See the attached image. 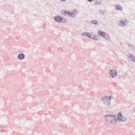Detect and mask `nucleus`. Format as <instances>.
<instances>
[{
	"mask_svg": "<svg viewBox=\"0 0 135 135\" xmlns=\"http://www.w3.org/2000/svg\"><path fill=\"white\" fill-rule=\"evenodd\" d=\"M61 13L62 14H64L66 16L71 17L72 18L74 17L75 15L74 13H76L77 11L75 10L73 12H69L67 11L63 10L61 11Z\"/></svg>",
	"mask_w": 135,
	"mask_h": 135,
	"instance_id": "obj_1",
	"label": "nucleus"
},
{
	"mask_svg": "<svg viewBox=\"0 0 135 135\" xmlns=\"http://www.w3.org/2000/svg\"><path fill=\"white\" fill-rule=\"evenodd\" d=\"M54 19L55 22L59 23H60L63 21V23H65L67 22L65 18L59 16H55L54 17Z\"/></svg>",
	"mask_w": 135,
	"mask_h": 135,
	"instance_id": "obj_2",
	"label": "nucleus"
},
{
	"mask_svg": "<svg viewBox=\"0 0 135 135\" xmlns=\"http://www.w3.org/2000/svg\"><path fill=\"white\" fill-rule=\"evenodd\" d=\"M111 97V96H106L104 99H102V102H103L104 104L109 105L110 104Z\"/></svg>",
	"mask_w": 135,
	"mask_h": 135,
	"instance_id": "obj_3",
	"label": "nucleus"
},
{
	"mask_svg": "<svg viewBox=\"0 0 135 135\" xmlns=\"http://www.w3.org/2000/svg\"><path fill=\"white\" fill-rule=\"evenodd\" d=\"M117 119L119 121L122 122L125 121L126 120V118L123 117L121 113L120 112L118 113L117 115Z\"/></svg>",
	"mask_w": 135,
	"mask_h": 135,
	"instance_id": "obj_4",
	"label": "nucleus"
},
{
	"mask_svg": "<svg viewBox=\"0 0 135 135\" xmlns=\"http://www.w3.org/2000/svg\"><path fill=\"white\" fill-rule=\"evenodd\" d=\"M98 34L100 36L104 38H106L108 37V35L105 33L102 32L101 31L99 30L98 31Z\"/></svg>",
	"mask_w": 135,
	"mask_h": 135,
	"instance_id": "obj_5",
	"label": "nucleus"
},
{
	"mask_svg": "<svg viewBox=\"0 0 135 135\" xmlns=\"http://www.w3.org/2000/svg\"><path fill=\"white\" fill-rule=\"evenodd\" d=\"M109 74L111 77L112 78H113L117 75V73L116 71L112 69L110 70L109 71Z\"/></svg>",
	"mask_w": 135,
	"mask_h": 135,
	"instance_id": "obj_6",
	"label": "nucleus"
},
{
	"mask_svg": "<svg viewBox=\"0 0 135 135\" xmlns=\"http://www.w3.org/2000/svg\"><path fill=\"white\" fill-rule=\"evenodd\" d=\"M112 115H106L105 116L104 118L106 120L109 122H113V121L111 120V118H112Z\"/></svg>",
	"mask_w": 135,
	"mask_h": 135,
	"instance_id": "obj_7",
	"label": "nucleus"
},
{
	"mask_svg": "<svg viewBox=\"0 0 135 135\" xmlns=\"http://www.w3.org/2000/svg\"><path fill=\"white\" fill-rule=\"evenodd\" d=\"M126 22L127 20H121L119 23V25L121 26H126Z\"/></svg>",
	"mask_w": 135,
	"mask_h": 135,
	"instance_id": "obj_8",
	"label": "nucleus"
},
{
	"mask_svg": "<svg viewBox=\"0 0 135 135\" xmlns=\"http://www.w3.org/2000/svg\"><path fill=\"white\" fill-rule=\"evenodd\" d=\"M81 34L83 36L88 37L89 38H91V35L90 34L89 32H83Z\"/></svg>",
	"mask_w": 135,
	"mask_h": 135,
	"instance_id": "obj_9",
	"label": "nucleus"
},
{
	"mask_svg": "<svg viewBox=\"0 0 135 135\" xmlns=\"http://www.w3.org/2000/svg\"><path fill=\"white\" fill-rule=\"evenodd\" d=\"M25 57V55L23 53H20L18 55V59L20 60H22Z\"/></svg>",
	"mask_w": 135,
	"mask_h": 135,
	"instance_id": "obj_10",
	"label": "nucleus"
},
{
	"mask_svg": "<svg viewBox=\"0 0 135 135\" xmlns=\"http://www.w3.org/2000/svg\"><path fill=\"white\" fill-rule=\"evenodd\" d=\"M112 118H111V120L112 121H113V122H110V123L115 124L117 122V119L116 116L114 115H112Z\"/></svg>",
	"mask_w": 135,
	"mask_h": 135,
	"instance_id": "obj_11",
	"label": "nucleus"
},
{
	"mask_svg": "<svg viewBox=\"0 0 135 135\" xmlns=\"http://www.w3.org/2000/svg\"><path fill=\"white\" fill-rule=\"evenodd\" d=\"M115 9L117 10L121 11L122 10V8L121 6L117 4L115 6Z\"/></svg>",
	"mask_w": 135,
	"mask_h": 135,
	"instance_id": "obj_12",
	"label": "nucleus"
},
{
	"mask_svg": "<svg viewBox=\"0 0 135 135\" xmlns=\"http://www.w3.org/2000/svg\"><path fill=\"white\" fill-rule=\"evenodd\" d=\"M128 45L132 50L133 51H135V47L134 46L129 43L128 44Z\"/></svg>",
	"mask_w": 135,
	"mask_h": 135,
	"instance_id": "obj_13",
	"label": "nucleus"
},
{
	"mask_svg": "<svg viewBox=\"0 0 135 135\" xmlns=\"http://www.w3.org/2000/svg\"><path fill=\"white\" fill-rule=\"evenodd\" d=\"M95 3L97 5H99L102 3V0H94Z\"/></svg>",
	"mask_w": 135,
	"mask_h": 135,
	"instance_id": "obj_14",
	"label": "nucleus"
},
{
	"mask_svg": "<svg viewBox=\"0 0 135 135\" xmlns=\"http://www.w3.org/2000/svg\"><path fill=\"white\" fill-rule=\"evenodd\" d=\"M91 35V38H90L91 39L95 41H97L98 40V39L97 36L95 35Z\"/></svg>",
	"mask_w": 135,
	"mask_h": 135,
	"instance_id": "obj_15",
	"label": "nucleus"
},
{
	"mask_svg": "<svg viewBox=\"0 0 135 135\" xmlns=\"http://www.w3.org/2000/svg\"><path fill=\"white\" fill-rule=\"evenodd\" d=\"M133 55L131 54H128V56L129 58V59L130 61H131L133 57Z\"/></svg>",
	"mask_w": 135,
	"mask_h": 135,
	"instance_id": "obj_16",
	"label": "nucleus"
},
{
	"mask_svg": "<svg viewBox=\"0 0 135 135\" xmlns=\"http://www.w3.org/2000/svg\"><path fill=\"white\" fill-rule=\"evenodd\" d=\"M91 22L95 25H96L98 23L97 21L95 20H93L91 21Z\"/></svg>",
	"mask_w": 135,
	"mask_h": 135,
	"instance_id": "obj_17",
	"label": "nucleus"
},
{
	"mask_svg": "<svg viewBox=\"0 0 135 135\" xmlns=\"http://www.w3.org/2000/svg\"><path fill=\"white\" fill-rule=\"evenodd\" d=\"M131 60L132 61L134 62H135V57L133 56V57L132 59Z\"/></svg>",
	"mask_w": 135,
	"mask_h": 135,
	"instance_id": "obj_18",
	"label": "nucleus"
},
{
	"mask_svg": "<svg viewBox=\"0 0 135 135\" xmlns=\"http://www.w3.org/2000/svg\"><path fill=\"white\" fill-rule=\"evenodd\" d=\"M87 0L90 2H92V1H94V0Z\"/></svg>",
	"mask_w": 135,
	"mask_h": 135,
	"instance_id": "obj_19",
	"label": "nucleus"
},
{
	"mask_svg": "<svg viewBox=\"0 0 135 135\" xmlns=\"http://www.w3.org/2000/svg\"><path fill=\"white\" fill-rule=\"evenodd\" d=\"M61 1H66V0H60Z\"/></svg>",
	"mask_w": 135,
	"mask_h": 135,
	"instance_id": "obj_20",
	"label": "nucleus"
}]
</instances>
